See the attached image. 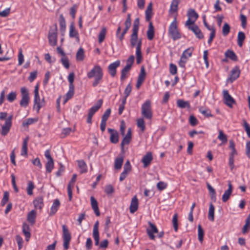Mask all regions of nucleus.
Instances as JSON below:
<instances>
[{
    "instance_id": "f257e3e1",
    "label": "nucleus",
    "mask_w": 250,
    "mask_h": 250,
    "mask_svg": "<svg viewBox=\"0 0 250 250\" xmlns=\"http://www.w3.org/2000/svg\"><path fill=\"white\" fill-rule=\"evenodd\" d=\"M87 77L89 79L94 77V81L92 83L93 86H97L102 80L103 72L102 68L99 65H95L87 74Z\"/></svg>"
},
{
    "instance_id": "f03ea898",
    "label": "nucleus",
    "mask_w": 250,
    "mask_h": 250,
    "mask_svg": "<svg viewBox=\"0 0 250 250\" xmlns=\"http://www.w3.org/2000/svg\"><path fill=\"white\" fill-rule=\"evenodd\" d=\"M99 225L98 221H97L94 224L93 229V237L95 240V245L99 246L100 248L106 249L108 245V241L107 239L102 241L100 244V237L99 232Z\"/></svg>"
},
{
    "instance_id": "7ed1b4c3",
    "label": "nucleus",
    "mask_w": 250,
    "mask_h": 250,
    "mask_svg": "<svg viewBox=\"0 0 250 250\" xmlns=\"http://www.w3.org/2000/svg\"><path fill=\"white\" fill-rule=\"evenodd\" d=\"M39 84H37L34 89V106L33 108L37 110L38 113L40 108L45 105V100L44 98H42L41 100L39 94Z\"/></svg>"
},
{
    "instance_id": "20e7f679",
    "label": "nucleus",
    "mask_w": 250,
    "mask_h": 250,
    "mask_svg": "<svg viewBox=\"0 0 250 250\" xmlns=\"http://www.w3.org/2000/svg\"><path fill=\"white\" fill-rule=\"evenodd\" d=\"M141 114L146 119L151 120L152 118V110L150 100L146 101L142 105Z\"/></svg>"
},
{
    "instance_id": "39448f33",
    "label": "nucleus",
    "mask_w": 250,
    "mask_h": 250,
    "mask_svg": "<svg viewBox=\"0 0 250 250\" xmlns=\"http://www.w3.org/2000/svg\"><path fill=\"white\" fill-rule=\"evenodd\" d=\"M57 26L54 25L50 28L48 33L49 43L51 46H54L57 42Z\"/></svg>"
},
{
    "instance_id": "423d86ee",
    "label": "nucleus",
    "mask_w": 250,
    "mask_h": 250,
    "mask_svg": "<svg viewBox=\"0 0 250 250\" xmlns=\"http://www.w3.org/2000/svg\"><path fill=\"white\" fill-rule=\"evenodd\" d=\"M169 33L173 40H176L181 38V35L177 29L176 17H175L173 21L169 26Z\"/></svg>"
},
{
    "instance_id": "0eeeda50",
    "label": "nucleus",
    "mask_w": 250,
    "mask_h": 250,
    "mask_svg": "<svg viewBox=\"0 0 250 250\" xmlns=\"http://www.w3.org/2000/svg\"><path fill=\"white\" fill-rule=\"evenodd\" d=\"M103 100H99L95 105L89 109L86 121L88 124H91L92 123V118L93 115L101 108Z\"/></svg>"
},
{
    "instance_id": "6e6552de",
    "label": "nucleus",
    "mask_w": 250,
    "mask_h": 250,
    "mask_svg": "<svg viewBox=\"0 0 250 250\" xmlns=\"http://www.w3.org/2000/svg\"><path fill=\"white\" fill-rule=\"evenodd\" d=\"M21 99L20 102V106L26 107L29 102V96L28 90L25 87H22L21 89Z\"/></svg>"
},
{
    "instance_id": "1a4fd4ad",
    "label": "nucleus",
    "mask_w": 250,
    "mask_h": 250,
    "mask_svg": "<svg viewBox=\"0 0 250 250\" xmlns=\"http://www.w3.org/2000/svg\"><path fill=\"white\" fill-rule=\"evenodd\" d=\"M193 50V47H189L183 52L179 62V64L180 67H185V64L187 62L188 58L191 56Z\"/></svg>"
},
{
    "instance_id": "9d476101",
    "label": "nucleus",
    "mask_w": 250,
    "mask_h": 250,
    "mask_svg": "<svg viewBox=\"0 0 250 250\" xmlns=\"http://www.w3.org/2000/svg\"><path fill=\"white\" fill-rule=\"evenodd\" d=\"M63 231V247L65 250H67L69 248V244L71 240V235L68 229L65 225L62 226Z\"/></svg>"
},
{
    "instance_id": "9b49d317",
    "label": "nucleus",
    "mask_w": 250,
    "mask_h": 250,
    "mask_svg": "<svg viewBox=\"0 0 250 250\" xmlns=\"http://www.w3.org/2000/svg\"><path fill=\"white\" fill-rule=\"evenodd\" d=\"M188 20L185 23V25H188L195 23V21L198 18V14L194 9H189L188 13Z\"/></svg>"
},
{
    "instance_id": "f8f14e48",
    "label": "nucleus",
    "mask_w": 250,
    "mask_h": 250,
    "mask_svg": "<svg viewBox=\"0 0 250 250\" xmlns=\"http://www.w3.org/2000/svg\"><path fill=\"white\" fill-rule=\"evenodd\" d=\"M223 96L225 100L224 103L229 107L231 108L232 104L235 103L234 99L229 95L227 90L223 91Z\"/></svg>"
},
{
    "instance_id": "ddd939ff",
    "label": "nucleus",
    "mask_w": 250,
    "mask_h": 250,
    "mask_svg": "<svg viewBox=\"0 0 250 250\" xmlns=\"http://www.w3.org/2000/svg\"><path fill=\"white\" fill-rule=\"evenodd\" d=\"M148 225L150 228L146 229L147 234L150 239L154 240L155 236H154V233H158V230L155 225L152 224L151 222H148Z\"/></svg>"
},
{
    "instance_id": "4468645a",
    "label": "nucleus",
    "mask_w": 250,
    "mask_h": 250,
    "mask_svg": "<svg viewBox=\"0 0 250 250\" xmlns=\"http://www.w3.org/2000/svg\"><path fill=\"white\" fill-rule=\"evenodd\" d=\"M186 26L188 27V29L191 30L195 34L198 39H202L204 38V35L202 33L200 29L195 23Z\"/></svg>"
},
{
    "instance_id": "2eb2a0df",
    "label": "nucleus",
    "mask_w": 250,
    "mask_h": 250,
    "mask_svg": "<svg viewBox=\"0 0 250 250\" xmlns=\"http://www.w3.org/2000/svg\"><path fill=\"white\" fill-rule=\"evenodd\" d=\"M120 61L118 60L111 63L108 67V71L110 75L114 77L116 75V69L120 66Z\"/></svg>"
},
{
    "instance_id": "dca6fc26",
    "label": "nucleus",
    "mask_w": 250,
    "mask_h": 250,
    "mask_svg": "<svg viewBox=\"0 0 250 250\" xmlns=\"http://www.w3.org/2000/svg\"><path fill=\"white\" fill-rule=\"evenodd\" d=\"M146 73L145 72V68L143 66H142L141 67L140 73L139 75L137 82L136 83V86L137 89H139L141 85L142 84V83L144 82L145 77H146Z\"/></svg>"
},
{
    "instance_id": "f3484780",
    "label": "nucleus",
    "mask_w": 250,
    "mask_h": 250,
    "mask_svg": "<svg viewBox=\"0 0 250 250\" xmlns=\"http://www.w3.org/2000/svg\"><path fill=\"white\" fill-rule=\"evenodd\" d=\"M77 178V175L74 174L73 175L72 178H71L70 182L67 186V191L68 194L69 200L71 201L72 198V189L74 187V183L76 182Z\"/></svg>"
},
{
    "instance_id": "a211bd4d",
    "label": "nucleus",
    "mask_w": 250,
    "mask_h": 250,
    "mask_svg": "<svg viewBox=\"0 0 250 250\" xmlns=\"http://www.w3.org/2000/svg\"><path fill=\"white\" fill-rule=\"evenodd\" d=\"M131 136H132V131L131 129L129 128L127 130V134L125 135V137L124 138L121 146L122 151L124 150V146L126 145H128L131 141Z\"/></svg>"
},
{
    "instance_id": "6ab92c4d",
    "label": "nucleus",
    "mask_w": 250,
    "mask_h": 250,
    "mask_svg": "<svg viewBox=\"0 0 250 250\" xmlns=\"http://www.w3.org/2000/svg\"><path fill=\"white\" fill-rule=\"evenodd\" d=\"M153 160L152 154L151 152H147L142 159V162L145 167L148 166Z\"/></svg>"
},
{
    "instance_id": "aec40b11",
    "label": "nucleus",
    "mask_w": 250,
    "mask_h": 250,
    "mask_svg": "<svg viewBox=\"0 0 250 250\" xmlns=\"http://www.w3.org/2000/svg\"><path fill=\"white\" fill-rule=\"evenodd\" d=\"M108 131L110 134V142L113 144H117L119 141V134L117 131L111 128H108Z\"/></svg>"
},
{
    "instance_id": "412c9836",
    "label": "nucleus",
    "mask_w": 250,
    "mask_h": 250,
    "mask_svg": "<svg viewBox=\"0 0 250 250\" xmlns=\"http://www.w3.org/2000/svg\"><path fill=\"white\" fill-rule=\"evenodd\" d=\"M228 187V189L225 191L222 196V201L223 202H226L229 199L232 191V186L230 182H229Z\"/></svg>"
},
{
    "instance_id": "4be33fe9",
    "label": "nucleus",
    "mask_w": 250,
    "mask_h": 250,
    "mask_svg": "<svg viewBox=\"0 0 250 250\" xmlns=\"http://www.w3.org/2000/svg\"><path fill=\"white\" fill-rule=\"evenodd\" d=\"M138 208V200L136 196H134L131 200L129 207L130 212L131 213H134Z\"/></svg>"
},
{
    "instance_id": "5701e85b",
    "label": "nucleus",
    "mask_w": 250,
    "mask_h": 250,
    "mask_svg": "<svg viewBox=\"0 0 250 250\" xmlns=\"http://www.w3.org/2000/svg\"><path fill=\"white\" fill-rule=\"evenodd\" d=\"M240 74V71L239 68L237 66L235 67L231 71L230 77H229V80L230 82H233L239 77Z\"/></svg>"
},
{
    "instance_id": "b1692460",
    "label": "nucleus",
    "mask_w": 250,
    "mask_h": 250,
    "mask_svg": "<svg viewBox=\"0 0 250 250\" xmlns=\"http://www.w3.org/2000/svg\"><path fill=\"white\" fill-rule=\"evenodd\" d=\"M90 202L92 208L93 209L95 214L96 216H99L100 215V212L99 209L98 202L97 200L93 196H91L90 197Z\"/></svg>"
},
{
    "instance_id": "393cba45",
    "label": "nucleus",
    "mask_w": 250,
    "mask_h": 250,
    "mask_svg": "<svg viewBox=\"0 0 250 250\" xmlns=\"http://www.w3.org/2000/svg\"><path fill=\"white\" fill-rule=\"evenodd\" d=\"M139 41L142 42L141 39L138 40V33L132 32L130 40L131 46L134 47L136 45L137 47Z\"/></svg>"
},
{
    "instance_id": "a878e982",
    "label": "nucleus",
    "mask_w": 250,
    "mask_h": 250,
    "mask_svg": "<svg viewBox=\"0 0 250 250\" xmlns=\"http://www.w3.org/2000/svg\"><path fill=\"white\" fill-rule=\"evenodd\" d=\"M22 232L25 237L26 241H28L31 237L29 225L26 223H23L22 224Z\"/></svg>"
},
{
    "instance_id": "bb28decb",
    "label": "nucleus",
    "mask_w": 250,
    "mask_h": 250,
    "mask_svg": "<svg viewBox=\"0 0 250 250\" xmlns=\"http://www.w3.org/2000/svg\"><path fill=\"white\" fill-rule=\"evenodd\" d=\"M60 206V202L59 199H55L54 201L53 205L51 206L49 215L50 216L53 215L57 211L58 208Z\"/></svg>"
},
{
    "instance_id": "cd10ccee",
    "label": "nucleus",
    "mask_w": 250,
    "mask_h": 250,
    "mask_svg": "<svg viewBox=\"0 0 250 250\" xmlns=\"http://www.w3.org/2000/svg\"><path fill=\"white\" fill-rule=\"evenodd\" d=\"M142 43L141 41H139L138 42V44L137 46L136 47V62L137 64H139L141 63L142 60V53L141 51V48Z\"/></svg>"
},
{
    "instance_id": "c85d7f7f",
    "label": "nucleus",
    "mask_w": 250,
    "mask_h": 250,
    "mask_svg": "<svg viewBox=\"0 0 250 250\" xmlns=\"http://www.w3.org/2000/svg\"><path fill=\"white\" fill-rule=\"evenodd\" d=\"M36 215L37 213L35 210H32L28 213L27 220L31 224V225H33L35 224Z\"/></svg>"
},
{
    "instance_id": "c756f323",
    "label": "nucleus",
    "mask_w": 250,
    "mask_h": 250,
    "mask_svg": "<svg viewBox=\"0 0 250 250\" xmlns=\"http://www.w3.org/2000/svg\"><path fill=\"white\" fill-rule=\"evenodd\" d=\"M69 36L71 38H75L77 42H79V34L75 30L74 25L73 24H71L70 26Z\"/></svg>"
},
{
    "instance_id": "7c9ffc66",
    "label": "nucleus",
    "mask_w": 250,
    "mask_h": 250,
    "mask_svg": "<svg viewBox=\"0 0 250 250\" xmlns=\"http://www.w3.org/2000/svg\"><path fill=\"white\" fill-rule=\"evenodd\" d=\"M34 207L36 208L41 209L43 206V198L42 197L36 198L33 201Z\"/></svg>"
},
{
    "instance_id": "2f4dec72",
    "label": "nucleus",
    "mask_w": 250,
    "mask_h": 250,
    "mask_svg": "<svg viewBox=\"0 0 250 250\" xmlns=\"http://www.w3.org/2000/svg\"><path fill=\"white\" fill-rule=\"evenodd\" d=\"M154 27L152 22L150 21L149 23L148 28L147 31V37L149 40H152L154 38Z\"/></svg>"
},
{
    "instance_id": "473e14b6",
    "label": "nucleus",
    "mask_w": 250,
    "mask_h": 250,
    "mask_svg": "<svg viewBox=\"0 0 250 250\" xmlns=\"http://www.w3.org/2000/svg\"><path fill=\"white\" fill-rule=\"evenodd\" d=\"M124 157L123 156L116 158L114 163V168L117 170L120 169L122 167Z\"/></svg>"
},
{
    "instance_id": "72a5a7b5",
    "label": "nucleus",
    "mask_w": 250,
    "mask_h": 250,
    "mask_svg": "<svg viewBox=\"0 0 250 250\" xmlns=\"http://www.w3.org/2000/svg\"><path fill=\"white\" fill-rule=\"evenodd\" d=\"M177 104L178 107L181 108L190 107V104L188 101H185L183 100L179 99L177 101Z\"/></svg>"
},
{
    "instance_id": "f704fd0d",
    "label": "nucleus",
    "mask_w": 250,
    "mask_h": 250,
    "mask_svg": "<svg viewBox=\"0 0 250 250\" xmlns=\"http://www.w3.org/2000/svg\"><path fill=\"white\" fill-rule=\"evenodd\" d=\"M29 140V137H26L23 140L22 149L21 152V155H27V144Z\"/></svg>"
},
{
    "instance_id": "c9c22d12",
    "label": "nucleus",
    "mask_w": 250,
    "mask_h": 250,
    "mask_svg": "<svg viewBox=\"0 0 250 250\" xmlns=\"http://www.w3.org/2000/svg\"><path fill=\"white\" fill-rule=\"evenodd\" d=\"M78 167L80 168V173H83L87 172V165L83 160H79L77 161Z\"/></svg>"
},
{
    "instance_id": "e433bc0d",
    "label": "nucleus",
    "mask_w": 250,
    "mask_h": 250,
    "mask_svg": "<svg viewBox=\"0 0 250 250\" xmlns=\"http://www.w3.org/2000/svg\"><path fill=\"white\" fill-rule=\"evenodd\" d=\"M225 55L226 58H229L233 61H237V57L235 54V53L231 50H228L225 53Z\"/></svg>"
},
{
    "instance_id": "4c0bfd02",
    "label": "nucleus",
    "mask_w": 250,
    "mask_h": 250,
    "mask_svg": "<svg viewBox=\"0 0 250 250\" xmlns=\"http://www.w3.org/2000/svg\"><path fill=\"white\" fill-rule=\"evenodd\" d=\"M11 125L10 124L4 123V125L1 127V135L3 136H6L10 131Z\"/></svg>"
},
{
    "instance_id": "58836bf2",
    "label": "nucleus",
    "mask_w": 250,
    "mask_h": 250,
    "mask_svg": "<svg viewBox=\"0 0 250 250\" xmlns=\"http://www.w3.org/2000/svg\"><path fill=\"white\" fill-rule=\"evenodd\" d=\"M246 38L245 34L244 32L240 31L238 32L237 36V42L239 47H242L243 42Z\"/></svg>"
},
{
    "instance_id": "ea45409f",
    "label": "nucleus",
    "mask_w": 250,
    "mask_h": 250,
    "mask_svg": "<svg viewBox=\"0 0 250 250\" xmlns=\"http://www.w3.org/2000/svg\"><path fill=\"white\" fill-rule=\"evenodd\" d=\"M179 0H173L170 5L169 12L170 13L176 12L177 11Z\"/></svg>"
},
{
    "instance_id": "a19ab883",
    "label": "nucleus",
    "mask_w": 250,
    "mask_h": 250,
    "mask_svg": "<svg viewBox=\"0 0 250 250\" xmlns=\"http://www.w3.org/2000/svg\"><path fill=\"white\" fill-rule=\"evenodd\" d=\"M214 207L212 203H210L209 205L208 217L211 221H213L214 220Z\"/></svg>"
},
{
    "instance_id": "79ce46f5",
    "label": "nucleus",
    "mask_w": 250,
    "mask_h": 250,
    "mask_svg": "<svg viewBox=\"0 0 250 250\" xmlns=\"http://www.w3.org/2000/svg\"><path fill=\"white\" fill-rule=\"evenodd\" d=\"M218 139L222 141V144L223 145L226 144L228 141L227 136L224 133L222 130H219Z\"/></svg>"
},
{
    "instance_id": "37998d69",
    "label": "nucleus",
    "mask_w": 250,
    "mask_h": 250,
    "mask_svg": "<svg viewBox=\"0 0 250 250\" xmlns=\"http://www.w3.org/2000/svg\"><path fill=\"white\" fill-rule=\"evenodd\" d=\"M76 60L77 61H82L84 58V50L82 48H80L76 53Z\"/></svg>"
},
{
    "instance_id": "c03bdc74",
    "label": "nucleus",
    "mask_w": 250,
    "mask_h": 250,
    "mask_svg": "<svg viewBox=\"0 0 250 250\" xmlns=\"http://www.w3.org/2000/svg\"><path fill=\"white\" fill-rule=\"evenodd\" d=\"M106 29L105 27H103L98 36V42L100 43H102L105 37Z\"/></svg>"
},
{
    "instance_id": "a18cd8bd",
    "label": "nucleus",
    "mask_w": 250,
    "mask_h": 250,
    "mask_svg": "<svg viewBox=\"0 0 250 250\" xmlns=\"http://www.w3.org/2000/svg\"><path fill=\"white\" fill-rule=\"evenodd\" d=\"M34 188L35 185L34 183L31 181H29L26 188L27 193L28 195L31 196L33 195V190Z\"/></svg>"
},
{
    "instance_id": "49530a36",
    "label": "nucleus",
    "mask_w": 250,
    "mask_h": 250,
    "mask_svg": "<svg viewBox=\"0 0 250 250\" xmlns=\"http://www.w3.org/2000/svg\"><path fill=\"white\" fill-rule=\"evenodd\" d=\"M204 230L201 226V225H199L198 226V238L199 241L202 243L204 239Z\"/></svg>"
},
{
    "instance_id": "de8ad7c7",
    "label": "nucleus",
    "mask_w": 250,
    "mask_h": 250,
    "mask_svg": "<svg viewBox=\"0 0 250 250\" xmlns=\"http://www.w3.org/2000/svg\"><path fill=\"white\" fill-rule=\"evenodd\" d=\"M130 68L128 66H125L121 71V80L124 81L127 77V73L130 71Z\"/></svg>"
},
{
    "instance_id": "09e8293b",
    "label": "nucleus",
    "mask_w": 250,
    "mask_h": 250,
    "mask_svg": "<svg viewBox=\"0 0 250 250\" xmlns=\"http://www.w3.org/2000/svg\"><path fill=\"white\" fill-rule=\"evenodd\" d=\"M137 125L138 127H139L142 131L144 132L145 130L146 127H145V121L143 118H141L139 119H138L137 120Z\"/></svg>"
},
{
    "instance_id": "8fccbe9b",
    "label": "nucleus",
    "mask_w": 250,
    "mask_h": 250,
    "mask_svg": "<svg viewBox=\"0 0 250 250\" xmlns=\"http://www.w3.org/2000/svg\"><path fill=\"white\" fill-rule=\"evenodd\" d=\"M45 167H46L47 172H48V173L51 172V171L54 168L53 159L47 161V162L45 165Z\"/></svg>"
},
{
    "instance_id": "3c124183",
    "label": "nucleus",
    "mask_w": 250,
    "mask_h": 250,
    "mask_svg": "<svg viewBox=\"0 0 250 250\" xmlns=\"http://www.w3.org/2000/svg\"><path fill=\"white\" fill-rule=\"evenodd\" d=\"M230 32V26L228 23H225L222 28V34L226 36Z\"/></svg>"
},
{
    "instance_id": "603ef678",
    "label": "nucleus",
    "mask_w": 250,
    "mask_h": 250,
    "mask_svg": "<svg viewBox=\"0 0 250 250\" xmlns=\"http://www.w3.org/2000/svg\"><path fill=\"white\" fill-rule=\"evenodd\" d=\"M172 224L174 230L176 231L178 229V214L175 213L173 216Z\"/></svg>"
},
{
    "instance_id": "864d4df0",
    "label": "nucleus",
    "mask_w": 250,
    "mask_h": 250,
    "mask_svg": "<svg viewBox=\"0 0 250 250\" xmlns=\"http://www.w3.org/2000/svg\"><path fill=\"white\" fill-rule=\"evenodd\" d=\"M61 61L64 67L66 69H68L70 64L67 57L66 56L62 57Z\"/></svg>"
},
{
    "instance_id": "5fc2aeb1",
    "label": "nucleus",
    "mask_w": 250,
    "mask_h": 250,
    "mask_svg": "<svg viewBox=\"0 0 250 250\" xmlns=\"http://www.w3.org/2000/svg\"><path fill=\"white\" fill-rule=\"evenodd\" d=\"M131 170V166L130 165V162L129 160H127L124 165L123 172L128 173Z\"/></svg>"
},
{
    "instance_id": "6e6d98bb",
    "label": "nucleus",
    "mask_w": 250,
    "mask_h": 250,
    "mask_svg": "<svg viewBox=\"0 0 250 250\" xmlns=\"http://www.w3.org/2000/svg\"><path fill=\"white\" fill-rule=\"evenodd\" d=\"M16 96L17 94L15 92H11L7 96V100L10 102H12L16 99Z\"/></svg>"
},
{
    "instance_id": "4d7b16f0",
    "label": "nucleus",
    "mask_w": 250,
    "mask_h": 250,
    "mask_svg": "<svg viewBox=\"0 0 250 250\" xmlns=\"http://www.w3.org/2000/svg\"><path fill=\"white\" fill-rule=\"evenodd\" d=\"M139 18H136L134 21L133 26V32H137L138 33L139 30Z\"/></svg>"
},
{
    "instance_id": "13d9d810",
    "label": "nucleus",
    "mask_w": 250,
    "mask_h": 250,
    "mask_svg": "<svg viewBox=\"0 0 250 250\" xmlns=\"http://www.w3.org/2000/svg\"><path fill=\"white\" fill-rule=\"evenodd\" d=\"M111 113V109L110 108L107 109L104 114L102 116V121L106 122L109 118Z\"/></svg>"
},
{
    "instance_id": "bf43d9fd",
    "label": "nucleus",
    "mask_w": 250,
    "mask_h": 250,
    "mask_svg": "<svg viewBox=\"0 0 250 250\" xmlns=\"http://www.w3.org/2000/svg\"><path fill=\"white\" fill-rule=\"evenodd\" d=\"M9 200V193L7 191L4 192L3 197L1 202L2 206H4Z\"/></svg>"
},
{
    "instance_id": "052dcab7",
    "label": "nucleus",
    "mask_w": 250,
    "mask_h": 250,
    "mask_svg": "<svg viewBox=\"0 0 250 250\" xmlns=\"http://www.w3.org/2000/svg\"><path fill=\"white\" fill-rule=\"evenodd\" d=\"M167 187V184L164 182H159L157 184V188L159 190H163Z\"/></svg>"
},
{
    "instance_id": "680f3d73",
    "label": "nucleus",
    "mask_w": 250,
    "mask_h": 250,
    "mask_svg": "<svg viewBox=\"0 0 250 250\" xmlns=\"http://www.w3.org/2000/svg\"><path fill=\"white\" fill-rule=\"evenodd\" d=\"M134 61V56L131 55L126 61V64L125 66H128L129 68H131L132 65Z\"/></svg>"
},
{
    "instance_id": "e2e57ef3",
    "label": "nucleus",
    "mask_w": 250,
    "mask_h": 250,
    "mask_svg": "<svg viewBox=\"0 0 250 250\" xmlns=\"http://www.w3.org/2000/svg\"><path fill=\"white\" fill-rule=\"evenodd\" d=\"M131 15L130 14H127V19L125 21V28H126L127 29H129L131 26Z\"/></svg>"
},
{
    "instance_id": "0e129e2a",
    "label": "nucleus",
    "mask_w": 250,
    "mask_h": 250,
    "mask_svg": "<svg viewBox=\"0 0 250 250\" xmlns=\"http://www.w3.org/2000/svg\"><path fill=\"white\" fill-rule=\"evenodd\" d=\"M16 239L18 245L19 249H21L23 242L22 238L20 235H18L16 236Z\"/></svg>"
},
{
    "instance_id": "69168bd1",
    "label": "nucleus",
    "mask_w": 250,
    "mask_h": 250,
    "mask_svg": "<svg viewBox=\"0 0 250 250\" xmlns=\"http://www.w3.org/2000/svg\"><path fill=\"white\" fill-rule=\"evenodd\" d=\"M243 126L245 128L248 136L250 138V127L246 120H243Z\"/></svg>"
},
{
    "instance_id": "338daca9",
    "label": "nucleus",
    "mask_w": 250,
    "mask_h": 250,
    "mask_svg": "<svg viewBox=\"0 0 250 250\" xmlns=\"http://www.w3.org/2000/svg\"><path fill=\"white\" fill-rule=\"evenodd\" d=\"M189 121L190 125L193 126H195L198 123L197 120L193 115L189 116Z\"/></svg>"
},
{
    "instance_id": "774afa93",
    "label": "nucleus",
    "mask_w": 250,
    "mask_h": 250,
    "mask_svg": "<svg viewBox=\"0 0 250 250\" xmlns=\"http://www.w3.org/2000/svg\"><path fill=\"white\" fill-rule=\"evenodd\" d=\"M105 192L106 194L112 193L114 192V189L112 186L111 185H108L105 188Z\"/></svg>"
}]
</instances>
